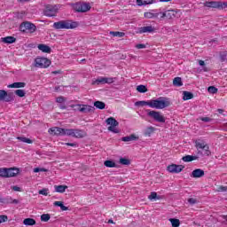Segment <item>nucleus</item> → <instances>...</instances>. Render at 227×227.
<instances>
[{
    "instance_id": "1",
    "label": "nucleus",
    "mask_w": 227,
    "mask_h": 227,
    "mask_svg": "<svg viewBox=\"0 0 227 227\" xmlns=\"http://www.w3.org/2000/svg\"><path fill=\"white\" fill-rule=\"evenodd\" d=\"M135 106H141L142 107L148 106L149 107H152V109H166V107H169V106H171V100L169 98L160 97L157 99L137 101Z\"/></svg>"
},
{
    "instance_id": "2",
    "label": "nucleus",
    "mask_w": 227,
    "mask_h": 227,
    "mask_svg": "<svg viewBox=\"0 0 227 227\" xmlns=\"http://www.w3.org/2000/svg\"><path fill=\"white\" fill-rule=\"evenodd\" d=\"M79 23L72 20H60L53 23L54 29H75Z\"/></svg>"
},
{
    "instance_id": "3",
    "label": "nucleus",
    "mask_w": 227,
    "mask_h": 227,
    "mask_svg": "<svg viewBox=\"0 0 227 227\" xmlns=\"http://www.w3.org/2000/svg\"><path fill=\"white\" fill-rule=\"evenodd\" d=\"M70 6L74 10V12H78V13H86V12H90V10H91V5L88 3L77 2L70 4Z\"/></svg>"
},
{
    "instance_id": "4",
    "label": "nucleus",
    "mask_w": 227,
    "mask_h": 227,
    "mask_svg": "<svg viewBox=\"0 0 227 227\" xmlns=\"http://www.w3.org/2000/svg\"><path fill=\"white\" fill-rule=\"evenodd\" d=\"M20 173L19 168H0V176L2 178H12Z\"/></svg>"
},
{
    "instance_id": "5",
    "label": "nucleus",
    "mask_w": 227,
    "mask_h": 227,
    "mask_svg": "<svg viewBox=\"0 0 227 227\" xmlns=\"http://www.w3.org/2000/svg\"><path fill=\"white\" fill-rule=\"evenodd\" d=\"M206 8H215L216 10H227V3L221 1H207L204 3Z\"/></svg>"
},
{
    "instance_id": "6",
    "label": "nucleus",
    "mask_w": 227,
    "mask_h": 227,
    "mask_svg": "<svg viewBox=\"0 0 227 227\" xmlns=\"http://www.w3.org/2000/svg\"><path fill=\"white\" fill-rule=\"evenodd\" d=\"M59 12V6L56 4H47L43 11L45 17H56Z\"/></svg>"
},
{
    "instance_id": "7",
    "label": "nucleus",
    "mask_w": 227,
    "mask_h": 227,
    "mask_svg": "<svg viewBox=\"0 0 227 227\" xmlns=\"http://www.w3.org/2000/svg\"><path fill=\"white\" fill-rule=\"evenodd\" d=\"M51 59L43 57H38L35 59L34 67L36 68H49L51 67Z\"/></svg>"
},
{
    "instance_id": "8",
    "label": "nucleus",
    "mask_w": 227,
    "mask_h": 227,
    "mask_svg": "<svg viewBox=\"0 0 227 227\" xmlns=\"http://www.w3.org/2000/svg\"><path fill=\"white\" fill-rule=\"evenodd\" d=\"M106 125H110L108 127V130L110 132H114V134H120V129H118V127L120 125V122H118V121H116V119H114V117H109L108 119H106Z\"/></svg>"
},
{
    "instance_id": "9",
    "label": "nucleus",
    "mask_w": 227,
    "mask_h": 227,
    "mask_svg": "<svg viewBox=\"0 0 227 227\" xmlns=\"http://www.w3.org/2000/svg\"><path fill=\"white\" fill-rule=\"evenodd\" d=\"M147 116L153 118L158 123H166V117L160 114V112H157L155 110H147Z\"/></svg>"
},
{
    "instance_id": "10",
    "label": "nucleus",
    "mask_w": 227,
    "mask_h": 227,
    "mask_svg": "<svg viewBox=\"0 0 227 227\" xmlns=\"http://www.w3.org/2000/svg\"><path fill=\"white\" fill-rule=\"evenodd\" d=\"M20 31L21 33H35L36 31V26L29 21H25L20 24Z\"/></svg>"
},
{
    "instance_id": "11",
    "label": "nucleus",
    "mask_w": 227,
    "mask_h": 227,
    "mask_svg": "<svg viewBox=\"0 0 227 227\" xmlns=\"http://www.w3.org/2000/svg\"><path fill=\"white\" fill-rule=\"evenodd\" d=\"M67 136L81 139L82 137H86V132L82 129H67Z\"/></svg>"
},
{
    "instance_id": "12",
    "label": "nucleus",
    "mask_w": 227,
    "mask_h": 227,
    "mask_svg": "<svg viewBox=\"0 0 227 227\" xmlns=\"http://www.w3.org/2000/svg\"><path fill=\"white\" fill-rule=\"evenodd\" d=\"M67 130H68V129H63V128H59V127H53V128H51L48 130V132L51 136H67Z\"/></svg>"
},
{
    "instance_id": "13",
    "label": "nucleus",
    "mask_w": 227,
    "mask_h": 227,
    "mask_svg": "<svg viewBox=\"0 0 227 227\" xmlns=\"http://www.w3.org/2000/svg\"><path fill=\"white\" fill-rule=\"evenodd\" d=\"M195 148H197V150H205L206 155L210 153V147L205 143L204 140H195Z\"/></svg>"
},
{
    "instance_id": "14",
    "label": "nucleus",
    "mask_w": 227,
    "mask_h": 227,
    "mask_svg": "<svg viewBox=\"0 0 227 227\" xmlns=\"http://www.w3.org/2000/svg\"><path fill=\"white\" fill-rule=\"evenodd\" d=\"M0 100L3 102H12L13 100V93H7L4 90H0Z\"/></svg>"
},
{
    "instance_id": "15",
    "label": "nucleus",
    "mask_w": 227,
    "mask_h": 227,
    "mask_svg": "<svg viewBox=\"0 0 227 227\" xmlns=\"http://www.w3.org/2000/svg\"><path fill=\"white\" fill-rule=\"evenodd\" d=\"M75 107H77V109L80 113H84V114L93 113L95 111V107L89 106V105L78 104V105H75Z\"/></svg>"
},
{
    "instance_id": "16",
    "label": "nucleus",
    "mask_w": 227,
    "mask_h": 227,
    "mask_svg": "<svg viewBox=\"0 0 227 227\" xmlns=\"http://www.w3.org/2000/svg\"><path fill=\"white\" fill-rule=\"evenodd\" d=\"M185 167H184L183 165H176V164H171V165H168L167 167V170L169 172V173H176V174H178V173H182V171H184V168Z\"/></svg>"
},
{
    "instance_id": "17",
    "label": "nucleus",
    "mask_w": 227,
    "mask_h": 227,
    "mask_svg": "<svg viewBox=\"0 0 227 227\" xmlns=\"http://www.w3.org/2000/svg\"><path fill=\"white\" fill-rule=\"evenodd\" d=\"M178 13V12H176V10H168L165 11L163 14H161V17H166L167 19H175V17H176V14Z\"/></svg>"
},
{
    "instance_id": "18",
    "label": "nucleus",
    "mask_w": 227,
    "mask_h": 227,
    "mask_svg": "<svg viewBox=\"0 0 227 227\" xmlns=\"http://www.w3.org/2000/svg\"><path fill=\"white\" fill-rule=\"evenodd\" d=\"M192 178H201L205 176V171L201 168H196L192 172Z\"/></svg>"
},
{
    "instance_id": "19",
    "label": "nucleus",
    "mask_w": 227,
    "mask_h": 227,
    "mask_svg": "<svg viewBox=\"0 0 227 227\" xmlns=\"http://www.w3.org/2000/svg\"><path fill=\"white\" fill-rule=\"evenodd\" d=\"M153 31H155V27L152 25L138 28V33H140V35H143V33H153Z\"/></svg>"
},
{
    "instance_id": "20",
    "label": "nucleus",
    "mask_w": 227,
    "mask_h": 227,
    "mask_svg": "<svg viewBox=\"0 0 227 227\" xmlns=\"http://www.w3.org/2000/svg\"><path fill=\"white\" fill-rule=\"evenodd\" d=\"M37 49L46 54H51V52H52V50L46 44H38Z\"/></svg>"
},
{
    "instance_id": "21",
    "label": "nucleus",
    "mask_w": 227,
    "mask_h": 227,
    "mask_svg": "<svg viewBox=\"0 0 227 227\" xmlns=\"http://www.w3.org/2000/svg\"><path fill=\"white\" fill-rule=\"evenodd\" d=\"M137 139H139V137L136 136L135 134H131L130 136L123 137L121 141L124 143H129L130 141H137Z\"/></svg>"
},
{
    "instance_id": "22",
    "label": "nucleus",
    "mask_w": 227,
    "mask_h": 227,
    "mask_svg": "<svg viewBox=\"0 0 227 227\" xmlns=\"http://www.w3.org/2000/svg\"><path fill=\"white\" fill-rule=\"evenodd\" d=\"M1 42H3V43H15L17 42V38L13 36L2 37Z\"/></svg>"
},
{
    "instance_id": "23",
    "label": "nucleus",
    "mask_w": 227,
    "mask_h": 227,
    "mask_svg": "<svg viewBox=\"0 0 227 227\" xmlns=\"http://www.w3.org/2000/svg\"><path fill=\"white\" fill-rule=\"evenodd\" d=\"M154 132H155V128L153 126H150L145 129L144 136L145 137H150Z\"/></svg>"
},
{
    "instance_id": "24",
    "label": "nucleus",
    "mask_w": 227,
    "mask_h": 227,
    "mask_svg": "<svg viewBox=\"0 0 227 227\" xmlns=\"http://www.w3.org/2000/svg\"><path fill=\"white\" fill-rule=\"evenodd\" d=\"M4 200H5V202H4V205H8L10 203H13L14 205H19V200L17 199H12V197H6L4 198Z\"/></svg>"
},
{
    "instance_id": "25",
    "label": "nucleus",
    "mask_w": 227,
    "mask_h": 227,
    "mask_svg": "<svg viewBox=\"0 0 227 227\" xmlns=\"http://www.w3.org/2000/svg\"><path fill=\"white\" fill-rule=\"evenodd\" d=\"M54 187H55V192H59L60 194H63V192H65L67 189H68V186L63 185V184L55 185Z\"/></svg>"
},
{
    "instance_id": "26",
    "label": "nucleus",
    "mask_w": 227,
    "mask_h": 227,
    "mask_svg": "<svg viewBox=\"0 0 227 227\" xmlns=\"http://www.w3.org/2000/svg\"><path fill=\"white\" fill-rule=\"evenodd\" d=\"M8 88H26V82H16L12 84L8 85Z\"/></svg>"
},
{
    "instance_id": "27",
    "label": "nucleus",
    "mask_w": 227,
    "mask_h": 227,
    "mask_svg": "<svg viewBox=\"0 0 227 227\" xmlns=\"http://www.w3.org/2000/svg\"><path fill=\"white\" fill-rule=\"evenodd\" d=\"M198 156L186 155L182 158V160H184V162H192V160H198Z\"/></svg>"
},
{
    "instance_id": "28",
    "label": "nucleus",
    "mask_w": 227,
    "mask_h": 227,
    "mask_svg": "<svg viewBox=\"0 0 227 227\" xmlns=\"http://www.w3.org/2000/svg\"><path fill=\"white\" fill-rule=\"evenodd\" d=\"M144 17L145 19H159V14H156V12H145Z\"/></svg>"
},
{
    "instance_id": "29",
    "label": "nucleus",
    "mask_w": 227,
    "mask_h": 227,
    "mask_svg": "<svg viewBox=\"0 0 227 227\" xmlns=\"http://www.w3.org/2000/svg\"><path fill=\"white\" fill-rule=\"evenodd\" d=\"M23 224H25V226H35V224H36V221L33 218H26L23 221Z\"/></svg>"
},
{
    "instance_id": "30",
    "label": "nucleus",
    "mask_w": 227,
    "mask_h": 227,
    "mask_svg": "<svg viewBox=\"0 0 227 227\" xmlns=\"http://www.w3.org/2000/svg\"><path fill=\"white\" fill-rule=\"evenodd\" d=\"M155 0H137V4L138 6H144L145 4H153Z\"/></svg>"
},
{
    "instance_id": "31",
    "label": "nucleus",
    "mask_w": 227,
    "mask_h": 227,
    "mask_svg": "<svg viewBox=\"0 0 227 227\" xmlns=\"http://www.w3.org/2000/svg\"><path fill=\"white\" fill-rule=\"evenodd\" d=\"M192 98H194V94H192V92H189V91L183 92V100H192Z\"/></svg>"
},
{
    "instance_id": "32",
    "label": "nucleus",
    "mask_w": 227,
    "mask_h": 227,
    "mask_svg": "<svg viewBox=\"0 0 227 227\" xmlns=\"http://www.w3.org/2000/svg\"><path fill=\"white\" fill-rule=\"evenodd\" d=\"M16 139H18V141H21V143H27V145H33V140L25 137H18Z\"/></svg>"
},
{
    "instance_id": "33",
    "label": "nucleus",
    "mask_w": 227,
    "mask_h": 227,
    "mask_svg": "<svg viewBox=\"0 0 227 227\" xmlns=\"http://www.w3.org/2000/svg\"><path fill=\"white\" fill-rule=\"evenodd\" d=\"M174 86H176L177 88H180V86H184V82H182L181 77H176L173 80Z\"/></svg>"
},
{
    "instance_id": "34",
    "label": "nucleus",
    "mask_w": 227,
    "mask_h": 227,
    "mask_svg": "<svg viewBox=\"0 0 227 227\" xmlns=\"http://www.w3.org/2000/svg\"><path fill=\"white\" fill-rule=\"evenodd\" d=\"M94 107H96L97 109H106V103L102 101H95Z\"/></svg>"
},
{
    "instance_id": "35",
    "label": "nucleus",
    "mask_w": 227,
    "mask_h": 227,
    "mask_svg": "<svg viewBox=\"0 0 227 227\" xmlns=\"http://www.w3.org/2000/svg\"><path fill=\"white\" fill-rule=\"evenodd\" d=\"M104 166H106V168H116V162L107 160L104 162Z\"/></svg>"
},
{
    "instance_id": "36",
    "label": "nucleus",
    "mask_w": 227,
    "mask_h": 227,
    "mask_svg": "<svg viewBox=\"0 0 227 227\" xmlns=\"http://www.w3.org/2000/svg\"><path fill=\"white\" fill-rule=\"evenodd\" d=\"M15 95H17V97H20V98H23V97H26V90H22V89H19V90H16L14 91Z\"/></svg>"
},
{
    "instance_id": "37",
    "label": "nucleus",
    "mask_w": 227,
    "mask_h": 227,
    "mask_svg": "<svg viewBox=\"0 0 227 227\" xmlns=\"http://www.w3.org/2000/svg\"><path fill=\"white\" fill-rule=\"evenodd\" d=\"M110 35H112V36H117L118 38H123V36H125V33L118 31H111Z\"/></svg>"
},
{
    "instance_id": "38",
    "label": "nucleus",
    "mask_w": 227,
    "mask_h": 227,
    "mask_svg": "<svg viewBox=\"0 0 227 227\" xmlns=\"http://www.w3.org/2000/svg\"><path fill=\"white\" fill-rule=\"evenodd\" d=\"M169 222L171 223V225L173 227H178L180 226V220L176 218H170Z\"/></svg>"
},
{
    "instance_id": "39",
    "label": "nucleus",
    "mask_w": 227,
    "mask_h": 227,
    "mask_svg": "<svg viewBox=\"0 0 227 227\" xmlns=\"http://www.w3.org/2000/svg\"><path fill=\"white\" fill-rule=\"evenodd\" d=\"M120 164L122 166H130V160L126 159V158H121L119 160Z\"/></svg>"
},
{
    "instance_id": "40",
    "label": "nucleus",
    "mask_w": 227,
    "mask_h": 227,
    "mask_svg": "<svg viewBox=\"0 0 227 227\" xmlns=\"http://www.w3.org/2000/svg\"><path fill=\"white\" fill-rule=\"evenodd\" d=\"M137 91H138V93H146V91H148V89L145 85H138L137 87Z\"/></svg>"
},
{
    "instance_id": "41",
    "label": "nucleus",
    "mask_w": 227,
    "mask_h": 227,
    "mask_svg": "<svg viewBox=\"0 0 227 227\" xmlns=\"http://www.w3.org/2000/svg\"><path fill=\"white\" fill-rule=\"evenodd\" d=\"M50 220H51V215L43 214L41 215V221H43V223H47Z\"/></svg>"
},
{
    "instance_id": "42",
    "label": "nucleus",
    "mask_w": 227,
    "mask_h": 227,
    "mask_svg": "<svg viewBox=\"0 0 227 227\" xmlns=\"http://www.w3.org/2000/svg\"><path fill=\"white\" fill-rule=\"evenodd\" d=\"M207 91H208V93H212L214 95V94L217 93L218 90L215 86H209L207 88Z\"/></svg>"
},
{
    "instance_id": "43",
    "label": "nucleus",
    "mask_w": 227,
    "mask_h": 227,
    "mask_svg": "<svg viewBox=\"0 0 227 227\" xmlns=\"http://www.w3.org/2000/svg\"><path fill=\"white\" fill-rule=\"evenodd\" d=\"M199 65L203 67V72H210V69L208 67H205V61L204 60H199Z\"/></svg>"
},
{
    "instance_id": "44",
    "label": "nucleus",
    "mask_w": 227,
    "mask_h": 227,
    "mask_svg": "<svg viewBox=\"0 0 227 227\" xmlns=\"http://www.w3.org/2000/svg\"><path fill=\"white\" fill-rule=\"evenodd\" d=\"M113 82H114V78L105 77V84H113Z\"/></svg>"
},
{
    "instance_id": "45",
    "label": "nucleus",
    "mask_w": 227,
    "mask_h": 227,
    "mask_svg": "<svg viewBox=\"0 0 227 227\" xmlns=\"http://www.w3.org/2000/svg\"><path fill=\"white\" fill-rule=\"evenodd\" d=\"M94 84H105V77H99L95 82Z\"/></svg>"
},
{
    "instance_id": "46",
    "label": "nucleus",
    "mask_w": 227,
    "mask_h": 227,
    "mask_svg": "<svg viewBox=\"0 0 227 227\" xmlns=\"http://www.w3.org/2000/svg\"><path fill=\"white\" fill-rule=\"evenodd\" d=\"M39 194H42L43 196H49V189L43 188V190H40Z\"/></svg>"
},
{
    "instance_id": "47",
    "label": "nucleus",
    "mask_w": 227,
    "mask_h": 227,
    "mask_svg": "<svg viewBox=\"0 0 227 227\" xmlns=\"http://www.w3.org/2000/svg\"><path fill=\"white\" fill-rule=\"evenodd\" d=\"M47 173V169L46 168H34V173Z\"/></svg>"
},
{
    "instance_id": "48",
    "label": "nucleus",
    "mask_w": 227,
    "mask_h": 227,
    "mask_svg": "<svg viewBox=\"0 0 227 227\" xmlns=\"http://www.w3.org/2000/svg\"><path fill=\"white\" fill-rule=\"evenodd\" d=\"M227 192V186L220 185L217 188V192Z\"/></svg>"
},
{
    "instance_id": "49",
    "label": "nucleus",
    "mask_w": 227,
    "mask_h": 227,
    "mask_svg": "<svg viewBox=\"0 0 227 227\" xmlns=\"http://www.w3.org/2000/svg\"><path fill=\"white\" fill-rule=\"evenodd\" d=\"M6 221H8V215H0V224L2 223H6Z\"/></svg>"
},
{
    "instance_id": "50",
    "label": "nucleus",
    "mask_w": 227,
    "mask_h": 227,
    "mask_svg": "<svg viewBox=\"0 0 227 227\" xmlns=\"http://www.w3.org/2000/svg\"><path fill=\"white\" fill-rule=\"evenodd\" d=\"M188 203H190V205H196V203H198V200L194 198H190L188 199Z\"/></svg>"
},
{
    "instance_id": "51",
    "label": "nucleus",
    "mask_w": 227,
    "mask_h": 227,
    "mask_svg": "<svg viewBox=\"0 0 227 227\" xmlns=\"http://www.w3.org/2000/svg\"><path fill=\"white\" fill-rule=\"evenodd\" d=\"M56 102H58V104H63V102H65V97L60 96V97L57 98Z\"/></svg>"
},
{
    "instance_id": "52",
    "label": "nucleus",
    "mask_w": 227,
    "mask_h": 227,
    "mask_svg": "<svg viewBox=\"0 0 227 227\" xmlns=\"http://www.w3.org/2000/svg\"><path fill=\"white\" fill-rule=\"evenodd\" d=\"M157 198V192H152L149 195V200H155Z\"/></svg>"
},
{
    "instance_id": "53",
    "label": "nucleus",
    "mask_w": 227,
    "mask_h": 227,
    "mask_svg": "<svg viewBox=\"0 0 227 227\" xmlns=\"http://www.w3.org/2000/svg\"><path fill=\"white\" fill-rule=\"evenodd\" d=\"M200 120L205 122L212 121V119H210V117H200Z\"/></svg>"
},
{
    "instance_id": "54",
    "label": "nucleus",
    "mask_w": 227,
    "mask_h": 227,
    "mask_svg": "<svg viewBox=\"0 0 227 227\" xmlns=\"http://www.w3.org/2000/svg\"><path fill=\"white\" fill-rule=\"evenodd\" d=\"M66 146H72L73 148H77V143H65Z\"/></svg>"
},
{
    "instance_id": "55",
    "label": "nucleus",
    "mask_w": 227,
    "mask_h": 227,
    "mask_svg": "<svg viewBox=\"0 0 227 227\" xmlns=\"http://www.w3.org/2000/svg\"><path fill=\"white\" fill-rule=\"evenodd\" d=\"M227 59V54L226 53H223L220 55V60L221 61H226Z\"/></svg>"
},
{
    "instance_id": "56",
    "label": "nucleus",
    "mask_w": 227,
    "mask_h": 227,
    "mask_svg": "<svg viewBox=\"0 0 227 227\" xmlns=\"http://www.w3.org/2000/svg\"><path fill=\"white\" fill-rule=\"evenodd\" d=\"M145 48H146V45L145 44L139 43L136 45V49H145Z\"/></svg>"
},
{
    "instance_id": "57",
    "label": "nucleus",
    "mask_w": 227,
    "mask_h": 227,
    "mask_svg": "<svg viewBox=\"0 0 227 227\" xmlns=\"http://www.w3.org/2000/svg\"><path fill=\"white\" fill-rule=\"evenodd\" d=\"M53 205H54L55 207H61V206L63 205V201H55V202L53 203Z\"/></svg>"
},
{
    "instance_id": "58",
    "label": "nucleus",
    "mask_w": 227,
    "mask_h": 227,
    "mask_svg": "<svg viewBox=\"0 0 227 227\" xmlns=\"http://www.w3.org/2000/svg\"><path fill=\"white\" fill-rule=\"evenodd\" d=\"M12 191H15L17 192H20V187H19V186H12Z\"/></svg>"
},
{
    "instance_id": "59",
    "label": "nucleus",
    "mask_w": 227,
    "mask_h": 227,
    "mask_svg": "<svg viewBox=\"0 0 227 227\" xmlns=\"http://www.w3.org/2000/svg\"><path fill=\"white\" fill-rule=\"evenodd\" d=\"M60 209L63 211H67V210H68V207H66L65 205L62 204L60 207Z\"/></svg>"
},
{
    "instance_id": "60",
    "label": "nucleus",
    "mask_w": 227,
    "mask_h": 227,
    "mask_svg": "<svg viewBox=\"0 0 227 227\" xmlns=\"http://www.w3.org/2000/svg\"><path fill=\"white\" fill-rule=\"evenodd\" d=\"M162 14H164V12H156V15H158V18L160 17V19H165L166 17H162Z\"/></svg>"
},
{
    "instance_id": "61",
    "label": "nucleus",
    "mask_w": 227,
    "mask_h": 227,
    "mask_svg": "<svg viewBox=\"0 0 227 227\" xmlns=\"http://www.w3.org/2000/svg\"><path fill=\"white\" fill-rule=\"evenodd\" d=\"M31 0H18L19 3H29Z\"/></svg>"
},
{
    "instance_id": "62",
    "label": "nucleus",
    "mask_w": 227,
    "mask_h": 227,
    "mask_svg": "<svg viewBox=\"0 0 227 227\" xmlns=\"http://www.w3.org/2000/svg\"><path fill=\"white\" fill-rule=\"evenodd\" d=\"M217 113H219V114H223L224 113V110L223 109H218L217 110Z\"/></svg>"
},
{
    "instance_id": "63",
    "label": "nucleus",
    "mask_w": 227,
    "mask_h": 227,
    "mask_svg": "<svg viewBox=\"0 0 227 227\" xmlns=\"http://www.w3.org/2000/svg\"><path fill=\"white\" fill-rule=\"evenodd\" d=\"M171 0H160V3H169Z\"/></svg>"
},
{
    "instance_id": "64",
    "label": "nucleus",
    "mask_w": 227,
    "mask_h": 227,
    "mask_svg": "<svg viewBox=\"0 0 227 227\" xmlns=\"http://www.w3.org/2000/svg\"><path fill=\"white\" fill-rule=\"evenodd\" d=\"M52 74L56 75L57 74H60V71H53Z\"/></svg>"
}]
</instances>
